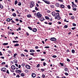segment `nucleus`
<instances>
[{"label": "nucleus", "instance_id": "1", "mask_svg": "<svg viewBox=\"0 0 78 78\" xmlns=\"http://www.w3.org/2000/svg\"><path fill=\"white\" fill-rule=\"evenodd\" d=\"M51 14L53 17H55V19H57V17H59V13H56L55 11H53L51 13Z\"/></svg>", "mask_w": 78, "mask_h": 78}, {"label": "nucleus", "instance_id": "2", "mask_svg": "<svg viewBox=\"0 0 78 78\" xmlns=\"http://www.w3.org/2000/svg\"><path fill=\"white\" fill-rule=\"evenodd\" d=\"M30 6L31 8H33V6H34L35 5V3H34V2L33 1H31L30 2Z\"/></svg>", "mask_w": 78, "mask_h": 78}, {"label": "nucleus", "instance_id": "3", "mask_svg": "<svg viewBox=\"0 0 78 78\" xmlns=\"http://www.w3.org/2000/svg\"><path fill=\"white\" fill-rule=\"evenodd\" d=\"M37 16L38 18H41V17H42V15H41V13L39 12H38L37 13Z\"/></svg>", "mask_w": 78, "mask_h": 78}, {"label": "nucleus", "instance_id": "4", "mask_svg": "<svg viewBox=\"0 0 78 78\" xmlns=\"http://www.w3.org/2000/svg\"><path fill=\"white\" fill-rule=\"evenodd\" d=\"M1 71H2V72H6V68H2L1 69Z\"/></svg>", "mask_w": 78, "mask_h": 78}, {"label": "nucleus", "instance_id": "5", "mask_svg": "<svg viewBox=\"0 0 78 78\" xmlns=\"http://www.w3.org/2000/svg\"><path fill=\"white\" fill-rule=\"evenodd\" d=\"M50 40L51 41H56V39L55 37H51L50 39Z\"/></svg>", "mask_w": 78, "mask_h": 78}, {"label": "nucleus", "instance_id": "6", "mask_svg": "<svg viewBox=\"0 0 78 78\" xmlns=\"http://www.w3.org/2000/svg\"><path fill=\"white\" fill-rule=\"evenodd\" d=\"M42 1L44 2L45 3H46L47 4H48V5H50V2H49L45 1V0H42Z\"/></svg>", "mask_w": 78, "mask_h": 78}, {"label": "nucleus", "instance_id": "7", "mask_svg": "<svg viewBox=\"0 0 78 78\" xmlns=\"http://www.w3.org/2000/svg\"><path fill=\"white\" fill-rule=\"evenodd\" d=\"M11 69L12 70H15L16 69V66L14 65H12L11 67Z\"/></svg>", "mask_w": 78, "mask_h": 78}, {"label": "nucleus", "instance_id": "8", "mask_svg": "<svg viewBox=\"0 0 78 78\" xmlns=\"http://www.w3.org/2000/svg\"><path fill=\"white\" fill-rule=\"evenodd\" d=\"M26 68L28 69H31V67H30V66L27 65L26 66Z\"/></svg>", "mask_w": 78, "mask_h": 78}, {"label": "nucleus", "instance_id": "9", "mask_svg": "<svg viewBox=\"0 0 78 78\" xmlns=\"http://www.w3.org/2000/svg\"><path fill=\"white\" fill-rule=\"evenodd\" d=\"M31 75L33 78H35L36 77V74L34 73H32Z\"/></svg>", "mask_w": 78, "mask_h": 78}, {"label": "nucleus", "instance_id": "10", "mask_svg": "<svg viewBox=\"0 0 78 78\" xmlns=\"http://www.w3.org/2000/svg\"><path fill=\"white\" fill-rule=\"evenodd\" d=\"M12 19L8 18L6 20L7 22H11V20H12Z\"/></svg>", "mask_w": 78, "mask_h": 78}, {"label": "nucleus", "instance_id": "11", "mask_svg": "<svg viewBox=\"0 0 78 78\" xmlns=\"http://www.w3.org/2000/svg\"><path fill=\"white\" fill-rule=\"evenodd\" d=\"M55 6L58 8V7H59V6H60V5L59 3H56L55 4Z\"/></svg>", "mask_w": 78, "mask_h": 78}, {"label": "nucleus", "instance_id": "12", "mask_svg": "<svg viewBox=\"0 0 78 78\" xmlns=\"http://www.w3.org/2000/svg\"><path fill=\"white\" fill-rule=\"evenodd\" d=\"M32 31L33 32H36L37 31V29L36 28H34L33 29Z\"/></svg>", "mask_w": 78, "mask_h": 78}, {"label": "nucleus", "instance_id": "13", "mask_svg": "<svg viewBox=\"0 0 78 78\" xmlns=\"http://www.w3.org/2000/svg\"><path fill=\"white\" fill-rule=\"evenodd\" d=\"M72 6L73 8H76V7H77V5L75 4H73Z\"/></svg>", "mask_w": 78, "mask_h": 78}, {"label": "nucleus", "instance_id": "14", "mask_svg": "<svg viewBox=\"0 0 78 78\" xmlns=\"http://www.w3.org/2000/svg\"><path fill=\"white\" fill-rule=\"evenodd\" d=\"M60 7L62 8H64V7H65V6H64V5L62 4L60 5Z\"/></svg>", "mask_w": 78, "mask_h": 78}, {"label": "nucleus", "instance_id": "15", "mask_svg": "<svg viewBox=\"0 0 78 78\" xmlns=\"http://www.w3.org/2000/svg\"><path fill=\"white\" fill-rule=\"evenodd\" d=\"M40 20L41 21H43L44 20V18L42 17V18H41L40 19Z\"/></svg>", "mask_w": 78, "mask_h": 78}, {"label": "nucleus", "instance_id": "16", "mask_svg": "<svg viewBox=\"0 0 78 78\" xmlns=\"http://www.w3.org/2000/svg\"><path fill=\"white\" fill-rule=\"evenodd\" d=\"M45 18L46 19H47V20H49V19H50L49 18V17L47 16H45Z\"/></svg>", "mask_w": 78, "mask_h": 78}, {"label": "nucleus", "instance_id": "17", "mask_svg": "<svg viewBox=\"0 0 78 78\" xmlns=\"http://www.w3.org/2000/svg\"><path fill=\"white\" fill-rule=\"evenodd\" d=\"M50 7H51V8H55V6H54V5H50Z\"/></svg>", "mask_w": 78, "mask_h": 78}, {"label": "nucleus", "instance_id": "18", "mask_svg": "<svg viewBox=\"0 0 78 78\" xmlns=\"http://www.w3.org/2000/svg\"><path fill=\"white\" fill-rule=\"evenodd\" d=\"M0 8H1V9H3V5H2L1 4L0 5Z\"/></svg>", "mask_w": 78, "mask_h": 78}, {"label": "nucleus", "instance_id": "19", "mask_svg": "<svg viewBox=\"0 0 78 78\" xmlns=\"http://www.w3.org/2000/svg\"><path fill=\"white\" fill-rule=\"evenodd\" d=\"M13 62L14 63H17V60L16 59H15L13 60Z\"/></svg>", "mask_w": 78, "mask_h": 78}, {"label": "nucleus", "instance_id": "20", "mask_svg": "<svg viewBox=\"0 0 78 78\" xmlns=\"http://www.w3.org/2000/svg\"><path fill=\"white\" fill-rule=\"evenodd\" d=\"M16 72H17V73H20V70H16Z\"/></svg>", "mask_w": 78, "mask_h": 78}, {"label": "nucleus", "instance_id": "21", "mask_svg": "<svg viewBox=\"0 0 78 78\" xmlns=\"http://www.w3.org/2000/svg\"><path fill=\"white\" fill-rule=\"evenodd\" d=\"M35 51L33 49H31L30 51V52L33 53V52H34Z\"/></svg>", "mask_w": 78, "mask_h": 78}, {"label": "nucleus", "instance_id": "22", "mask_svg": "<svg viewBox=\"0 0 78 78\" xmlns=\"http://www.w3.org/2000/svg\"><path fill=\"white\" fill-rule=\"evenodd\" d=\"M27 17L29 18H30V17H31V16L30 15H27Z\"/></svg>", "mask_w": 78, "mask_h": 78}, {"label": "nucleus", "instance_id": "23", "mask_svg": "<svg viewBox=\"0 0 78 78\" xmlns=\"http://www.w3.org/2000/svg\"><path fill=\"white\" fill-rule=\"evenodd\" d=\"M60 64L62 66L64 67V63H60Z\"/></svg>", "mask_w": 78, "mask_h": 78}, {"label": "nucleus", "instance_id": "24", "mask_svg": "<svg viewBox=\"0 0 78 78\" xmlns=\"http://www.w3.org/2000/svg\"><path fill=\"white\" fill-rule=\"evenodd\" d=\"M13 16H14V17H16V14L14 13L12 14Z\"/></svg>", "mask_w": 78, "mask_h": 78}, {"label": "nucleus", "instance_id": "25", "mask_svg": "<svg viewBox=\"0 0 78 78\" xmlns=\"http://www.w3.org/2000/svg\"><path fill=\"white\" fill-rule=\"evenodd\" d=\"M28 28L30 30H33V29L31 27H28Z\"/></svg>", "mask_w": 78, "mask_h": 78}, {"label": "nucleus", "instance_id": "26", "mask_svg": "<svg viewBox=\"0 0 78 78\" xmlns=\"http://www.w3.org/2000/svg\"><path fill=\"white\" fill-rule=\"evenodd\" d=\"M20 75L21 76H25V74L23 73H22Z\"/></svg>", "mask_w": 78, "mask_h": 78}, {"label": "nucleus", "instance_id": "27", "mask_svg": "<svg viewBox=\"0 0 78 78\" xmlns=\"http://www.w3.org/2000/svg\"><path fill=\"white\" fill-rule=\"evenodd\" d=\"M8 44V43H4L3 44V45H7Z\"/></svg>", "mask_w": 78, "mask_h": 78}, {"label": "nucleus", "instance_id": "28", "mask_svg": "<svg viewBox=\"0 0 78 78\" xmlns=\"http://www.w3.org/2000/svg\"><path fill=\"white\" fill-rule=\"evenodd\" d=\"M67 7L68 8V9H71V7H70V5H68V6H67Z\"/></svg>", "mask_w": 78, "mask_h": 78}, {"label": "nucleus", "instance_id": "29", "mask_svg": "<svg viewBox=\"0 0 78 78\" xmlns=\"http://www.w3.org/2000/svg\"><path fill=\"white\" fill-rule=\"evenodd\" d=\"M57 17V19H58V20H60V19L61 18V17H60V16H58Z\"/></svg>", "mask_w": 78, "mask_h": 78}, {"label": "nucleus", "instance_id": "30", "mask_svg": "<svg viewBox=\"0 0 78 78\" xmlns=\"http://www.w3.org/2000/svg\"><path fill=\"white\" fill-rule=\"evenodd\" d=\"M35 10H36V11H38V10H39L38 8H37V7H35Z\"/></svg>", "mask_w": 78, "mask_h": 78}, {"label": "nucleus", "instance_id": "31", "mask_svg": "<svg viewBox=\"0 0 78 78\" xmlns=\"http://www.w3.org/2000/svg\"><path fill=\"white\" fill-rule=\"evenodd\" d=\"M64 27L65 28H67L68 27V26L65 25V26H64Z\"/></svg>", "mask_w": 78, "mask_h": 78}, {"label": "nucleus", "instance_id": "32", "mask_svg": "<svg viewBox=\"0 0 78 78\" xmlns=\"http://www.w3.org/2000/svg\"><path fill=\"white\" fill-rule=\"evenodd\" d=\"M72 53H75V50L73 49L72 50Z\"/></svg>", "mask_w": 78, "mask_h": 78}, {"label": "nucleus", "instance_id": "33", "mask_svg": "<svg viewBox=\"0 0 78 78\" xmlns=\"http://www.w3.org/2000/svg\"><path fill=\"white\" fill-rule=\"evenodd\" d=\"M19 44H16L14 45V46L17 47V46H19Z\"/></svg>", "mask_w": 78, "mask_h": 78}, {"label": "nucleus", "instance_id": "34", "mask_svg": "<svg viewBox=\"0 0 78 78\" xmlns=\"http://www.w3.org/2000/svg\"><path fill=\"white\" fill-rule=\"evenodd\" d=\"M64 70L66 72H67V70H68V69L67 68H65Z\"/></svg>", "mask_w": 78, "mask_h": 78}, {"label": "nucleus", "instance_id": "35", "mask_svg": "<svg viewBox=\"0 0 78 78\" xmlns=\"http://www.w3.org/2000/svg\"><path fill=\"white\" fill-rule=\"evenodd\" d=\"M34 53H30V55H32L33 56H34Z\"/></svg>", "mask_w": 78, "mask_h": 78}, {"label": "nucleus", "instance_id": "36", "mask_svg": "<svg viewBox=\"0 0 78 78\" xmlns=\"http://www.w3.org/2000/svg\"><path fill=\"white\" fill-rule=\"evenodd\" d=\"M13 43H17L18 42V41H13Z\"/></svg>", "mask_w": 78, "mask_h": 78}, {"label": "nucleus", "instance_id": "37", "mask_svg": "<svg viewBox=\"0 0 78 78\" xmlns=\"http://www.w3.org/2000/svg\"><path fill=\"white\" fill-rule=\"evenodd\" d=\"M52 57L53 58H57V56H56V55H54L53 56H52Z\"/></svg>", "mask_w": 78, "mask_h": 78}, {"label": "nucleus", "instance_id": "38", "mask_svg": "<svg viewBox=\"0 0 78 78\" xmlns=\"http://www.w3.org/2000/svg\"><path fill=\"white\" fill-rule=\"evenodd\" d=\"M17 54H14V55H13V57H16V56H17Z\"/></svg>", "mask_w": 78, "mask_h": 78}, {"label": "nucleus", "instance_id": "39", "mask_svg": "<svg viewBox=\"0 0 78 78\" xmlns=\"http://www.w3.org/2000/svg\"><path fill=\"white\" fill-rule=\"evenodd\" d=\"M50 48L49 46H46L44 47L45 48Z\"/></svg>", "mask_w": 78, "mask_h": 78}, {"label": "nucleus", "instance_id": "40", "mask_svg": "<svg viewBox=\"0 0 78 78\" xmlns=\"http://www.w3.org/2000/svg\"><path fill=\"white\" fill-rule=\"evenodd\" d=\"M73 11H76V8H73Z\"/></svg>", "mask_w": 78, "mask_h": 78}, {"label": "nucleus", "instance_id": "41", "mask_svg": "<svg viewBox=\"0 0 78 78\" xmlns=\"http://www.w3.org/2000/svg\"><path fill=\"white\" fill-rule=\"evenodd\" d=\"M17 1H16L15 2V5H17Z\"/></svg>", "mask_w": 78, "mask_h": 78}, {"label": "nucleus", "instance_id": "42", "mask_svg": "<svg viewBox=\"0 0 78 78\" xmlns=\"http://www.w3.org/2000/svg\"><path fill=\"white\" fill-rule=\"evenodd\" d=\"M72 30H75V29H76V27H73L71 28Z\"/></svg>", "mask_w": 78, "mask_h": 78}, {"label": "nucleus", "instance_id": "43", "mask_svg": "<svg viewBox=\"0 0 78 78\" xmlns=\"http://www.w3.org/2000/svg\"><path fill=\"white\" fill-rule=\"evenodd\" d=\"M49 21H50V22H52L53 20V19L52 18H51V19H49Z\"/></svg>", "mask_w": 78, "mask_h": 78}, {"label": "nucleus", "instance_id": "44", "mask_svg": "<svg viewBox=\"0 0 78 78\" xmlns=\"http://www.w3.org/2000/svg\"><path fill=\"white\" fill-rule=\"evenodd\" d=\"M21 56H24V57H25V55H24L23 54H21Z\"/></svg>", "mask_w": 78, "mask_h": 78}, {"label": "nucleus", "instance_id": "45", "mask_svg": "<svg viewBox=\"0 0 78 78\" xmlns=\"http://www.w3.org/2000/svg\"><path fill=\"white\" fill-rule=\"evenodd\" d=\"M6 73H8V74H9V71L8 70H7Z\"/></svg>", "mask_w": 78, "mask_h": 78}, {"label": "nucleus", "instance_id": "46", "mask_svg": "<svg viewBox=\"0 0 78 78\" xmlns=\"http://www.w3.org/2000/svg\"><path fill=\"white\" fill-rule=\"evenodd\" d=\"M55 11L57 12H60V11H59V10H55Z\"/></svg>", "mask_w": 78, "mask_h": 78}, {"label": "nucleus", "instance_id": "47", "mask_svg": "<svg viewBox=\"0 0 78 78\" xmlns=\"http://www.w3.org/2000/svg\"><path fill=\"white\" fill-rule=\"evenodd\" d=\"M21 66L23 67H24V66H25V64L24 63H23L22 64Z\"/></svg>", "mask_w": 78, "mask_h": 78}, {"label": "nucleus", "instance_id": "48", "mask_svg": "<svg viewBox=\"0 0 78 78\" xmlns=\"http://www.w3.org/2000/svg\"><path fill=\"white\" fill-rule=\"evenodd\" d=\"M40 67V65L39 64H38L37 65V67Z\"/></svg>", "mask_w": 78, "mask_h": 78}, {"label": "nucleus", "instance_id": "49", "mask_svg": "<svg viewBox=\"0 0 78 78\" xmlns=\"http://www.w3.org/2000/svg\"><path fill=\"white\" fill-rule=\"evenodd\" d=\"M46 65V63L45 62H43V66H45V65Z\"/></svg>", "mask_w": 78, "mask_h": 78}, {"label": "nucleus", "instance_id": "50", "mask_svg": "<svg viewBox=\"0 0 78 78\" xmlns=\"http://www.w3.org/2000/svg\"><path fill=\"white\" fill-rule=\"evenodd\" d=\"M65 74L66 75V76H67V75H69V74L67 73H65Z\"/></svg>", "mask_w": 78, "mask_h": 78}, {"label": "nucleus", "instance_id": "51", "mask_svg": "<svg viewBox=\"0 0 78 78\" xmlns=\"http://www.w3.org/2000/svg\"><path fill=\"white\" fill-rule=\"evenodd\" d=\"M71 18L72 19H75V17H74V16H71Z\"/></svg>", "mask_w": 78, "mask_h": 78}, {"label": "nucleus", "instance_id": "52", "mask_svg": "<svg viewBox=\"0 0 78 78\" xmlns=\"http://www.w3.org/2000/svg\"><path fill=\"white\" fill-rule=\"evenodd\" d=\"M41 71H42V72H44V69H41Z\"/></svg>", "mask_w": 78, "mask_h": 78}, {"label": "nucleus", "instance_id": "53", "mask_svg": "<svg viewBox=\"0 0 78 78\" xmlns=\"http://www.w3.org/2000/svg\"><path fill=\"white\" fill-rule=\"evenodd\" d=\"M42 76L43 78H45V75H44V74H43L42 75Z\"/></svg>", "mask_w": 78, "mask_h": 78}, {"label": "nucleus", "instance_id": "54", "mask_svg": "<svg viewBox=\"0 0 78 78\" xmlns=\"http://www.w3.org/2000/svg\"><path fill=\"white\" fill-rule=\"evenodd\" d=\"M73 26L74 27H75L76 25V24H75L74 23H73Z\"/></svg>", "mask_w": 78, "mask_h": 78}, {"label": "nucleus", "instance_id": "55", "mask_svg": "<svg viewBox=\"0 0 78 78\" xmlns=\"http://www.w3.org/2000/svg\"><path fill=\"white\" fill-rule=\"evenodd\" d=\"M67 61H68V62H70V60L69 59V58H67Z\"/></svg>", "mask_w": 78, "mask_h": 78}, {"label": "nucleus", "instance_id": "56", "mask_svg": "<svg viewBox=\"0 0 78 78\" xmlns=\"http://www.w3.org/2000/svg\"><path fill=\"white\" fill-rule=\"evenodd\" d=\"M48 24H49V25H52V23H48Z\"/></svg>", "mask_w": 78, "mask_h": 78}, {"label": "nucleus", "instance_id": "57", "mask_svg": "<svg viewBox=\"0 0 78 78\" xmlns=\"http://www.w3.org/2000/svg\"><path fill=\"white\" fill-rule=\"evenodd\" d=\"M35 48H36V49H38V48H39V47H38V46H37L35 47Z\"/></svg>", "mask_w": 78, "mask_h": 78}, {"label": "nucleus", "instance_id": "58", "mask_svg": "<svg viewBox=\"0 0 78 78\" xmlns=\"http://www.w3.org/2000/svg\"><path fill=\"white\" fill-rule=\"evenodd\" d=\"M47 12H48V13H50V11L49 10H47Z\"/></svg>", "mask_w": 78, "mask_h": 78}, {"label": "nucleus", "instance_id": "59", "mask_svg": "<svg viewBox=\"0 0 78 78\" xmlns=\"http://www.w3.org/2000/svg\"><path fill=\"white\" fill-rule=\"evenodd\" d=\"M58 1L60 2H63V1L62 0H58Z\"/></svg>", "mask_w": 78, "mask_h": 78}, {"label": "nucleus", "instance_id": "60", "mask_svg": "<svg viewBox=\"0 0 78 78\" xmlns=\"http://www.w3.org/2000/svg\"><path fill=\"white\" fill-rule=\"evenodd\" d=\"M36 51H37V52H39L40 51H41L39 50H36Z\"/></svg>", "mask_w": 78, "mask_h": 78}, {"label": "nucleus", "instance_id": "61", "mask_svg": "<svg viewBox=\"0 0 78 78\" xmlns=\"http://www.w3.org/2000/svg\"><path fill=\"white\" fill-rule=\"evenodd\" d=\"M41 61H45V59H41Z\"/></svg>", "mask_w": 78, "mask_h": 78}, {"label": "nucleus", "instance_id": "62", "mask_svg": "<svg viewBox=\"0 0 78 78\" xmlns=\"http://www.w3.org/2000/svg\"><path fill=\"white\" fill-rule=\"evenodd\" d=\"M6 64V63L5 62H2V64L3 65V64Z\"/></svg>", "mask_w": 78, "mask_h": 78}, {"label": "nucleus", "instance_id": "63", "mask_svg": "<svg viewBox=\"0 0 78 78\" xmlns=\"http://www.w3.org/2000/svg\"><path fill=\"white\" fill-rule=\"evenodd\" d=\"M24 51H26V52H28V50H26V49H25L24 50Z\"/></svg>", "mask_w": 78, "mask_h": 78}, {"label": "nucleus", "instance_id": "64", "mask_svg": "<svg viewBox=\"0 0 78 78\" xmlns=\"http://www.w3.org/2000/svg\"><path fill=\"white\" fill-rule=\"evenodd\" d=\"M16 22H18V21H19V19H16Z\"/></svg>", "mask_w": 78, "mask_h": 78}]
</instances>
